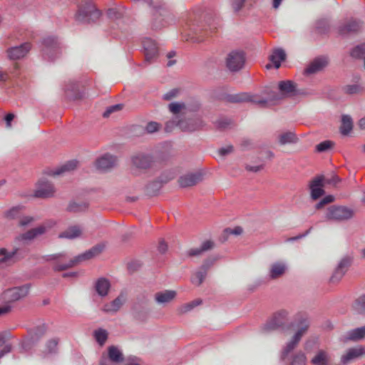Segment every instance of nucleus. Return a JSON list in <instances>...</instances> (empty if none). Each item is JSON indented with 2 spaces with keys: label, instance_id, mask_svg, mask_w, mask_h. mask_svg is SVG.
<instances>
[{
  "label": "nucleus",
  "instance_id": "5",
  "mask_svg": "<svg viewBox=\"0 0 365 365\" xmlns=\"http://www.w3.org/2000/svg\"><path fill=\"white\" fill-rule=\"evenodd\" d=\"M205 123L200 118H190L182 120H168L165 124V130L170 132L175 127L182 131L192 132L202 128Z\"/></svg>",
  "mask_w": 365,
  "mask_h": 365
},
{
  "label": "nucleus",
  "instance_id": "54",
  "mask_svg": "<svg viewBox=\"0 0 365 365\" xmlns=\"http://www.w3.org/2000/svg\"><path fill=\"white\" fill-rule=\"evenodd\" d=\"M180 92V90L178 88L172 89L163 96V99L170 101L176 98L179 95Z\"/></svg>",
  "mask_w": 365,
  "mask_h": 365
},
{
  "label": "nucleus",
  "instance_id": "14",
  "mask_svg": "<svg viewBox=\"0 0 365 365\" xmlns=\"http://www.w3.org/2000/svg\"><path fill=\"white\" fill-rule=\"evenodd\" d=\"M323 187V176H317L310 181L309 189L311 191V197L312 200H316L324 194Z\"/></svg>",
  "mask_w": 365,
  "mask_h": 365
},
{
  "label": "nucleus",
  "instance_id": "37",
  "mask_svg": "<svg viewBox=\"0 0 365 365\" xmlns=\"http://www.w3.org/2000/svg\"><path fill=\"white\" fill-rule=\"evenodd\" d=\"M202 300L200 299H195L192 302H190L188 303L184 304L178 307V312L180 314H185L192 309H193L195 307L201 304Z\"/></svg>",
  "mask_w": 365,
  "mask_h": 365
},
{
  "label": "nucleus",
  "instance_id": "33",
  "mask_svg": "<svg viewBox=\"0 0 365 365\" xmlns=\"http://www.w3.org/2000/svg\"><path fill=\"white\" fill-rule=\"evenodd\" d=\"M286 54L282 49H275L272 54L269 56L270 61L274 64L276 68H279L281 62L285 59Z\"/></svg>",
  "mask_w": 365,
  "mask_h": 365
},
{
  "label": "nucleus",
  "instance_id": "55",
  "mask_svg": "<svg viewBox=\"0 0 365 365\" xmlns=\"http://www.w3.org/2000/svg\"><path fill=\"white\" fill-rule=\"evenodd\" d=\"M231 121L227 119H220L216 122V126L220 130H225L229 127Z\"/></svg>",
  "mask_w": 365,
  "mask_h": 365
},
{
  "label": "nucleus",
  "instance_id": "7",
  "mask_svg": "<svg viewBox=\"0 0 365 365\" xmlns=\"http://www.w3.org/2000/svg\"><path fill=\"white\" fill-rule=\"evenodd\" d=\"M354 211L345 206H330L326 212V219L330 221L341 222L351 219L354 216Z\"/></svg>",
  "mask_w": 365,
  "mask_h": 365
},
{
  "label": "nucleus",
  "instance_id": "3",
  "mask_svg": "<svg viewBox=\"0 0 365 365\" xmlns=\"http://www.w3.org/2000/svg\"><path fill=\"white\" fill-rule=\"evenodd\" d=\"M56 225V222L54 220H46L38 226L18 235L15 237V242L24 245L29 244L38 237L46 234L49 230Z\"/></svg>",
  "mask_w": 365,
  "mask_h": 365
},
{
  "label": "nucleus",
  "instance_id": "60",
  "mask_svg": "<svg viewBox=\"0 0 365 365\" xmlns=\"http://www.w3.org/2000/svg\"><path fill=\"white\" fill-rule=\"evenodd\" d=\"M162 19L160 16H156L155 18V20H154V22H153V26L155 29H160L161 27L164 26L165 24H163L162 22Z\"/></svg>",
  "mask_w": 365,
  "mask_h": 365
},
{
  "label": "nucleus",
  "instance_id": "56",
  "mask_svg": "<svg viewBox=\"0 0 365 365\" xmlns=\"http://www.w3.org/2000/svg\"><path fill=\"white\" fill-rule=\"evenodd\" d=\"M245 0H231L232 6L235 11H239L244 6Z\"/></svg>",
  "mask_w": 365,
  "mask_h": 365
},
{
  "label": "nucleus",
  "instance_id": "4",
  "mask_svg": "<svg viewBox=\"0 0 365 365\" xmlns=\"http://www.w3.org/2000/svg\"><path fill=\"white\" fill-rule=\"evenodd\" d=\"M289 314L285 309H280L274 312L267 323L264 325L262 330L264 332L277 329L287 330L292 324L289 322Z\"/></svg>",
  "mask_w": 365,
  "mask_h": 365
},
{
  "label": "nucleus",
  "instance_id": "27",
  "mask_svg": "<svg viewBox=\"0 0 365 365\" xmlns=\"http://www.w3.org/2000/svg\"><path fill=\"white\" fill-rule=\"evenodd\" d=\"M82 227L79 225H73L68 227L66 230L58 234V238L60 239H68L73 240L78 238L82 235Z\"/></svg>",
  "mask_w": 365,
  "mask_h": 365
},
{
  "label": "nucleus",
  "instance_id": "36",
  "mask_svg": "<svg viewBox=\"0 0 365 365\" xmlns=\"http://www.w3.org/2000/svg\"><path fill=\"white\" fill-rule=\"evenodd\" d=\"M309 327V322L307 318H303L299 323V327L294 336L297 340H301L302 337L306 334Z\"/></svg>",
  "mask_w": 365,
  "mask_h": 365
},
{
  "label": "nucleus",
  "instance_id": "47",
  "mask_svg": "<svg viewBox=\"0 0 365 365\" xmlns=\"http://www.w3.org/2000/svg\"><path fill=\"white\" fill-rule=\"evenodd\" d=\"M58 344V339L56 338L48 340L46 344V351L48 353L55 352L57 349Z\"/></svg>",
  "mask_w": 365,
  "mask_h": 365
},
{
  "label": "nucleus",
  "instance_id": "11",
  "mask_svg": "<svg viewBox=\"0 0 365 365\" xmlns=\"http://www.w3.org/2000/svg\"><path fill=\"white\" fill-rule=\"evenodd\" d=\"M133 169L144 170L150 168L153 163V158L147 154L138 153L131 158Z\"/></svg>",
  "mask_w": 365,
  "mask_h": 365
},
{
  "label": "nucleus",
  "instance_id": "61",
  "mask_svg": "<svg viewBox=\"0 0 365 365\" xmlns=\"http://www.w3.org/2000/svg\"><path fill=\"white\" fill-rule=\"evenodd\" d=\"M15 118V115L14 113H8L5 118H4V120L6 121V127L7 128H11V121L14 119Z\"/></svg>",
  "mask_w": 365,
  "mask_h": 365
},
{
  "label": "nucleus",
  "instance_id": "15",
  "mask_svg": "<svg viewBox=\"0 0 365 365\" xmlns=\"http://www.w3.org/2000/svg\"><path fill=\"white\" fill-rule=\"evenodd\" d=\"M43 44V54L48 58H53V53H57L60 48L59 43L54 37H47L44 38Z\"/></svg>",
  "mask_w": 365,
  "mask_h": 365
},
{
  "label": "nucleus",
  "instance_id": "32",
  "mask_svg": "<svg viewBox=\"0 0 365 365\" xmlns=\"http://www.w3.org/2000/svg\"><path fill=\"white\" fill-rule=\"evenodd\" d=\"M169 110L175 115L171 120H181L180 115L185 110V105L183 103L175 102L168 106Z\"/></svg>",
  "mask_w": 365,
  "mask_h": 365
},
{
  "label": "nucleus",
  "instance_id": "16",
  "mask_svg": "<svg viewBox=\"0 0 365 365\" xmlns=\"http://www.w3.org/2000/svg\"><path fill=\"white\" fill-rule=\"evenodd\" d=\"M117 159L115 156L105 154L96 161V168L102 171L109 170L116 165Z\"/></svg>",
  "mask_w": 365,
  "mask_h": 365
},
{
  "label": "nucleus",
  "instance_id": "45",
  "mask_svg": "<svg viewBox=\"0 0 365 365\" xmlns=\"http://www.w3.org/2000/svg\"><path fill=\"white\" fill-rule=\"evenodd\" d=\"M351 262L352 259L350 257H344L340 260L336 268L346 273L351 264Z\"/></svg>",
  "mask_w": 365,
  "mask_h": 365
},
{
  "label": "nucleus",
  "instance_id": "31",
  "mask_svg": "<svg viewBox=\"0 0 365 365\" xmlns=\"http://www.w3.org/2000/svg\"><path fill=\"white\" fill-rule=\"evenodd\" d=\"M330 361L329 354L324 350H319L311 360L314 365H328Z\"/></svg>",
  "mask_w": 365,
  "mask_h": 365
},
{
  "label": "nucleus",
  "instance_id": "20",
  "mask_svg": "<svg viewBox=\"0 0 365 365\" xmlns=\"http://www.w3.org/2000/svg\"><path fill=\"white\" fill-rule=\"evenodd\" d=\"M67 98L71 100H78L83 97L84 92L80 91L78 83L71 81L66 86L65 89Z\"/></svg>",
  "mask_w": 365,
  "mask_h": 365
},
{
  "label": "nucleus",
  "instance_id": "13",
  "mask_svg": "<svg viewBox=\"0 0 365 365\" xmlns=\"http://www.w3.org/2000/svg\"><path fill=\"white\" fill-rule=\"evenodd\" d=\"M230 101L235 103L250 101L259 105L260 107L267 106L268 101L261 98L257 95L241 93L231 97Z\"/></svg>",
  "mask_w": 365,
  "mask_h": 365
},
{
  "label": "nucleus",
  "instance_id": "44",
  "mask_svg": "<svg viewBox=\"0 0 365 365\" xmlns=\"http://www.w3.org/2000/svg\"><path fill=\"white\" fill-rule=\"evenodd\" d=\"M299 342V340H297L296 337L293 336L291 341H289L286 346L284 348L282 353V359H284L287 357V356L289 354V352L292 351L297 346Z\"/></svg>",
  "mask_w": 365,
  "mask_h": 365
},
{
  "label": "nucleus",
  "instance_id": "41",
  "mask_svg": "<svg viewBox=\"0 0 365 365\" xmlns=\"http://www.w3.org/2000/svg\"><path fill=\"white\" fill-rule=\"evenodd\" d=\"M353 127L351 118L349 115H343L341 118V133L343 135H347Z\"/></svg>",
  "mask_w": 365,
  "mask_h": 365
},
{
  "label": "nucleus",
  "instance_id": "6",
  "mask_svg": "<svg viewBox=\"0 0 365 365\" xmlns=\"http://www.w3.org/2000/svg\"><path fill=\"white\" fill-rule=\"evenodd\" d=\"M47 331L45 324L35 327L28 331V335L22 340L21 345L24 352H29L34 345L43 337Z\"/></svg>",
  "mask_w": 365,
  "mask_h": 365
},
{
  "label": "nucleus",
  "instance_id": "64",
  "mask_svg": "<svg viewBox=\"0 0 365 365\" xmlns=\"http://www.w3.org/2000/svg\"><path fill=\"white\" fill-rule=\"evenodd\" d=\"M167 248H168V246L164 241H160L159 242L158 250L160 252H161V253L165 252V251L167 250Z\"/></svg>",
  "mask_w": 365,
  "mask_h": 365
},
{
  "label": "nucleus",
  "instance_id": "43",
  "mask_svg": "<svg viewBox=\"0 0 365 365\" xmlns=\"http://www.w3.org/2000/svg\"><path fill=\"white\" fill-rule=\"evenodd\" d=\"M108 336V331L101 328L93 331V336L100 346H103L106 343Z\"/></svg>",
  "mask_w": 365,
  "mask_h": 365
},
{
  "label": "nucleus",
  "instance_id": "63",
  "mask_svg": "<svg viewBox=\"0 0 365 365\" xmlns=\"http://www.w3.org/2000/svg\"><path fill=\"white\" fill-rule=\"evenodd\" d=\"M10 337V334L6 332H1L0 333V346H3V344L9 339Z\"/></svg>",
  "mask_w": 365,
  "mask_h": 365
},
{
  "label": "nucleus",
  "instance_id": "25",
  "mask_svg": "<svg viewBox=\"0 0 365 365\" xmlns=\"http://www.w3.org/2000/svg\"><path fill=\"white\" fill-rule=\"evenodd\" d=\"M125 302V295L120 294L112 302L104 304V306L102 308V310L106 313H115L120 309V307L123 306Z\"/></svg>",
  "mask_w": 365,
  "mask_h": 365
},
{
  "label": "nucleus",
  "instance_id": "24",
  "mask_svg": "<svg viewBox=\"0 0 365 365\" xmlns=\"http://www.w3.org/2000/svg\"><path fill=\"white\" fill-rule=\"evenodd\" d=\"M365 338V326L358 327L348 331L346 335L343 336L342 341L344 342L359 341Z\"/></svg>",
  "mask_w": 365,
  "mask_h": 365
},
{
  "label": "nucleus",
  "instance_id": "26",
  "mask_svg": "<svg viewBox=\"0 0 365 365\" xmlns=\"http://www.w3.org/2000/svg\"><path fill=\"white\" fill-rule=\"evenodd\" d=\"M328 63V61L325 57H319L315 58L305 69L307 74L316 73L324 69Z\"/></svg>",
  "mask_w": 365,
  "mask_h": 365
},
{
  "label": "nucleus",
  "instance_id": "2",
  "mask_svg": "<svg viewBox=\"0 0 365 365\" xmlns=\"http://www.w3.org/2000/svg\"><path fill=\"white\" fill-rule=\"evenodd\" d=\"M29 287L23 285L14 287L4 290L0 294V302L4 305L0 306V316L6 315L11 312L13 304L25 298L29 294Z\"/></svg>",
  "mask_w": 365,
  "mask_h": 365
},
{
  "label": "nucleus",
  "instance_id": "29",
  "mask_svg": "<svg viewBox=\"0 0 365 365\" xmlns=\"http://www.w3.org/2000/svg\"><path fill=\"white\" fill-rule=\"evenodd\" d=\"M361 27L360 21L351 19L344 25L339 27V32L341 34H346L351 32H356L359 31Z\"/></svg>",
  "mask_w": 365,
  "mask_h": 365
},
{
  "label": "nucleus",
  "instance_id": "23",
  "mask_svg": "<svg viewBox=\"0 0 365 365\" xmlns=\"http://www.w3.org/2000/svg\"><path fill=\"white\" fill-rule=\"evenodd\" d=\"M364 354H365V348L364 346H359L357 347L351 348L347 350L345 354L341 356V361L344 364H346L349 361L361 356Z\"/></svg>",
  "mask_w": 365,
  "mask_h": 365
},
{
  "label": "nucleus",
  "instance_id": "38",
  "mask_svg": "<svg viewBox=\"0 0 365 365\" xmlns=\"http://www.w3.org/2000/svg\"><path fill=\"white\" fill-rule=\"evenodd\" d=\"M19 252V248H14L12 251L8 252L6 249H0V264L6 263L11 260Z\"/></svg>",
  "mask_w": 365,
  "mask_h": 365
},
{
  "label": "nucleus",
  "instance_id": "52",
  "mask_svg": "<svg viewBox=\"0 0 365 365\" xmlns=\"http://www.w3.org/2000/svg\"><path fill=\"white\" fill-rule=\"evenodd\" d=\"M334 145L333 142L330 140H325L320 143H319L316 148L318 152H324L328 150L329 149L331 148Z\"/></svg>",
  "mask_w": 365,
  "mask_h": 365
},
{
  "label": "nucleus",
  "instance_id": "30",
  "mask_svg": "<svg viewBox=\"0 0 365 365\" xmlns=\"http://www.w3.org/2000/svg\"><path fill=\"white\" fill-rule=\"evenodd\" d=\"M110 284L105 278L98 279L95 284V289L101 297H106L110 289Z\"/></svg>",
  "mask_w": 365,
  "mask_h": 365
},
{
  "label": "nucleus",
  "instance_id": "19",
  "mask_svg": "<svg viewBox=\"0 0 365 365\" xmlns=\"http://www.w3.org/2000/svg\"><path fill=\"white\" fill-rule=\"evenodd\" d=\"M143 48L145 51V61L148 63L155 58L158 53V48L156 43L152 39L147 38L143 42Z\"/></svg>",
  "mask_w": 365,
  "mask_h": 365
},
{
  "label": "nucleus",
  "instance_id": "18",
  "mask_svg": "<svg viewBox=\"0 0 365 365\" xmlns=\"http://www.w3.org/2000/svg\"><path fill=\"white\" fill-rule=\"evenodd\" d=\"M287 271V266L284 262H276L272 263L269 269L268 278L274 280L282 277Z\"/></svg>",
  "mask_w": 365,
  "mask_h": 365
},
{
  "label": "nucleus",
  "instance_id": "21",
  "mask_svg": "<svg viewBox=\"0 0 365 365\" xmlns=\"http://www.w3.org/2000/svg\"><path fill=\"white\" fill-rule=\"evenodd\" d=\"M213 260H206L200 267L199 270L196 272L192 278V282L197 286L200 285L204 281L208 269L213 264Z\"/></svg>",
  "mask_w": 365,
  "mask_h": 365
},
{
  "label": "nucleus",
  "instance_id": "34",
  "mask_svg": "<svg viewBox=\"0 0 365 365\" xmlns=\"http://www.w3.org/2000/svg\"><path fill=\"white\" fill-rule=\"evenodd\" d=\"M78 166V162L76 160H71L66 164L63 165L60 168L56 169L52 173L53 175H59L66 172H70L75 170Z\"/></svg>",
  "mask_w": 365,
  "mask_h": 365
},
{
  "label": "nucleus",
  "instance_id": "1",
  "mask_svg": "<svg viewBox=\"0 0 365 365\" xmlns=\"http://www.w3.org/2000/svg\"><path fill=\"white\" fill-rule=\"evenodd\" d=\"M103 250V246L98 245L92 247L91 250L86 251V252L79 255L66 262V254L64 253H58L48 255L46 257V260L54 262L53 269L55 271H63L75 267L83 261L88 260L95 257L96 256L98 255Z\"/></svg>",
  "mask_w": 365,
  "mask_h": 365
},
{
  "label": "nucleus",
  "instance_id": "49",
  "mask_svg": "<svg viewBox=\"0 0 365 365\" xmlns=\"http://www.w3.org/2000/svg\"><path fill=\"white\" fill-rule=\"evenodd\" d=\"M345 274V272H342L338 268H336L330 278V282L334 284L339 282Z\"/></svg>",
  "mask_w": 365,
  "mask_h": 365
},
{
  "label": "nucleus",
  "instance_id": "22",
  "mask_svg": "<svg viewBox=\"0 0 365 365\" xmlns=\"http://www.w3.org/2000/svg\"><path fill=\"white\" fill-rule=\"evenodd\" d=\"M215 247V243L211 240H206L199 247H193L188 250L186 252L187 257H199L204 252L211 250Z\"/></svg>",
  "mask_w": 365,
  "mask_h": 365
},
{
  "label": "nucleus",
  "instance_id": "62",
  "mask_svg": "<svg viewBox=\"0 0 365 365\" xmlns=\"http://www.w3.org/2000/svg\"><path fill=\"white\" fill-rule=\"evenodd\" d=\"M18 212H19V209L16 207H14L6 212V216L8 218L13 219L16 217V215L18 214Z\"/></svg>",
  "mask_w": 365,
  "mask_h": 365
},
{
  "label": "nucleus",
  "instance_id": "28",
  "mask_svg": "<svg viewBox=\"0 0 365 365\" xmlns=\"http://www.w3.org/2000/svg\"><path fill=\"white\" fill-rule=\"evenodd\" d=\"M176 297V292L164 290L155 294V299L158 304H166L173 301Z\"/></svg>",
  "mask_w": 365,
  "mask_h": 365
},
{
  "label": "nucleus",
  "instance_id": "59",
  "mask_svg": "<svg viewBox=\"0 0 365 365\" xmlns=\"http://www.w3.org/2000/svg\"><path fill=\"white\" fill-rule=\"evenodd\" d=\"M233 147L232 145H227L224 148L219 149L218 153L221 156H226L227 155L232 153Z\"/></svg>",
  "mask_w": 365,
  "mask_h": 365
},
{
  "label": "nucleus",
  "instance_id": "8",
  "mask_svg": "<svg viewBox=\"0 0 365 365\" xmlns=\"http://www.w3.org/2000/svg\"><path fill=\"white\" fill-rule=\"evenodd\" d=\"M245 62V54L242 51H233L226 58V66L231 71H237L242 68Z\"/></svg>",
  "mask_w": 365,
  "mask_h": 365
},
{
  "label": "nucleus",
  "instance_id": "46",
  "mask_svg": "<svg viewBox=\"0 0 365 365\" xmlns=\"http://www.w3.org/2000/svg\"><path fill=\"white\" fill-rule=\"evenodd\" d=\"M307 357L302 352L297 353L290 365H306Z\"/></svg>",
  "mask_w": 365,
  "mask_h": 365
},
{
  "label": "nucleus",
  "instance_id": "50",
  "mask_svg": "<svg viewBox=\"0 0 365 365\" xmlns=\"http://www.w3.org/2000/svg\"><path fill=\"white\" fill-rule=\"evenodd\" d=\"M35 221V218L32 216H22L19 217L18 226L26 227L31 225Z\"/></svg>",
  "mask_w": 365,
  "mask_h": 365
},
{
  "label": "nucleus",
  "instance_id": "12",
  "mask_svg": "<svg viewBox=\"0 0 365 365\" xmlns=\"http://www.w3.org/2000/svg\"><path fill=\"white\" fill-rule=\"evenodd\" d=\"M56 190L51 182L48 181H39L37 184L34 195L39 198H48L54 195Z\"/></svg>",
  "mask_w": 365,
  "mask_h": 365
},
{
  "label": "nucleus",
  "instance_id": "53",
  "mask_svg": "<svg viewBox=\"0 0 365 365\" xmlns=\"http://www.w3.org/2000/svg\"><path fill=\"white\" fill-rule=\"evenodd\" d=\"M334 200V197L332 195H327L316 205V209L319 210L322 208L325 205L331 203Z\"/></svg>",
  "mask_w": 365,
  "mask_h": 365
},
{
  "label": "nucleus",
  "instance_id": "10",
  "mask_svg": "<svg viewBox=\"0 0 365 365\" xmlns=\"http://www.w3.org/2000/svg\"><path fill=\"white\" fill-rule=\"evenodd\" d=\"M32 48L31 43L25 42L19 46L11 47L6 50L7 56L10 60H19L29 53Z\"/></svg>",
  "mask_w": 365,
  "mask_h": 365
},
{
  "label": "nucleus",
  "instance_id": "48",
  "mask_svg": "<svg viewBox=\"0 0 365 365\" xmlns=\"http://www.w3.org/2000/svg\"><path fill=\"white\" fill-rule=\"evenodd\" d=\"M355 309L360 313H365V295L359 297L355 302Z\"/></svg>",
  "mask_w": 365,
  "mask_h": 365
},
{
  "label": "nucleus",
  "instance_id": "17",
  "mask_svg": "<svg viewBox=\"0 0 365 365\" xmlns=\"http://www.w3.org/2000/svg\"><path fill=\"white\" fill-rule=\"evenodd\" d=\"M202 180V175L200 173H187L181 176L178 182L181 187L194 186Z\"/></svg>",
  "mask_w": 365,
  "mask_h": 365
},
{
  "label": "nucleus",
  "instance_id": "51",
  "mask_svg": "<svg viewBox=\"0 0 365 365\" xmlns=\"http://www.w3.org/2000/svg\"><path fill=\"white\" fill-rule=\"evenodd\" d=\"M122 108H123V105L122 104H116V105H114V106H111L107 108L106 111L103 113V116L104 118H108L112 113L121 110Z\"/></svg>",
  "mask_w": 365,
  "mask_h": 365
},
{
  "label": "nucleus",
  "instance_id": "40",
  "mask_svg": "<svg viewBox=\"0 0 365 365\" xmlns=\"http://www.w3.org/2000/svg\"><path fill=\"white\" fill-rule=\"evenodd\" d=\"M279 88L285 94L293 95L295 93V84L291 81H281Z\"/></svg>",
  "mask_w": 365,
  "mask_h": 365
},
{
  "label": "nucleus",
  "instance_id": "35",
  "mask_svg": "<svg viewBox=\"0 0 365 365\" xmlns=\"http://www.w3.org/2000/svg\"><path fill=\"white\" fill-rule=\"evenodd\" d=\"M108 357L109 359L115 363H120L123 361V356L121 351L114 346L108 347Z\"/></svg>",
  "mask_w": 365,
  "mask_h": 365
},
{
  "label": "nucleus",
  "instance_id": "58",
  "mask_svg": "<svg viewBox=\"0 0 365 365\" xmlns=\"http://www.w3.org/2000/svg\"><path fill=\"white\" fill-rule=\"evenodd\" d=\"M3 345L4 346L0 351V359L5 354L11 352L13 348L12 344L10 343H6V341Z\"/></svg>",
  "mask_w": 365,
  "mask_h": 365
},
{
  "label": "nucleus",
  "instance_id": "9",
  "mask_svg": "<svg viewBox=\"0 0 365 365\" xmlns=\"http://www.w3.org/2000/svg\"><path fill=\"white\" fill-rule=\"evenodd\" d=\"M78 15L82 19H85L88 21H94L99 19L101 13L92 2L88 1L79 8Z\"/></svg>",
  "mask_w": 365,
  "mask_h": 365
},
{
  "label": "nucleus",
  "instance_id": "57",
  "mask_svg": "<svg viewBox=\"0 0 365 365\" xmlns=\"http://www.w3.org/2000/svg\"><path fill=\"white\" fill-rule=\"evenodd\" d=\"M160 128V125L156 122H150L147 124L145 130L148 133H152L157 131Z\"/></svg>",
  "mask_w": 365,
  "mask_h": 365
},
{
  "label": "nucleus",
  "instance_id": "42",
  "mask_svg": "<svg viewBox=\"0 0 365 365\" xmlns=\"http://www.w3.org/2000/svg\"><path fill=\"white\" fill-rule=\"evenodd\" d=\"M88 207V204L87 202H71L67 207V210L71 212H79L85 211Z\"/></svg>",
  "mask_w": 365,
  "mask_h": 365
},
{
  "label": "nucleus",
  "instance_id": "39",
  "mask_svg": "<svg viewBox=\"0 0 365 365\" xmlns=\"http://www.w3.org/2000/svg\"><path fill=\"white\" fill-rule=\"evenodd\" d=\"M297 140V137L292 132H285L279 135V142L281 145L294 143Z\"/></svg>",
  "mask_w": 365,
  "mask_h": 365
}]
</instances>
